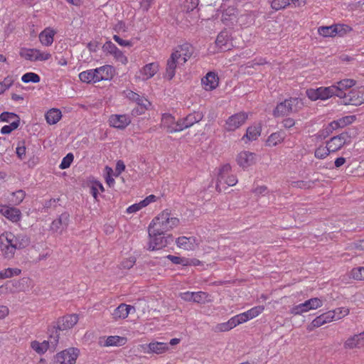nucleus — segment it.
Returning <instances> with one entry per match:
<instances>
[{
    "mask_svg": "<svg viewBox=\"0 0 364 364\" xmlns=\"http://www.w3.org/2000/svg\"><path fill=\"white\" fill-rule=\"evenodd\" d=\"M262 125L260 123H255L247 127L246 134L242 136V140L245 144L255 141L261 135Z\"/></svg>",
    "mask_w": 364,
    "mask_h": 364,
    "instance_id": "27",
    "label": "nucleus"
},
{
    "mask_svg": "<svg viewBox=\"0 0 364 364\" xmlns=\"http://www.w3.org/2000/svg\"><path fill=\"white\" fill-rule=\"evenodd\" d=\"M135 308L125 304H120L113 313V318H127L129 314L135 313Z\"/></svg>",
    "mask_w": 364,
    "mask_h": 364,
    "instance_id": "33",
    "label": "nucleus"
},
{
    "mask_svg": "<svg viewBox=\"0 0 364 364\" xmlns=\"http://www.w3.org/2000/svg\"><path fill=\"white\" fill-rule=\"evenodd\" d=\"M16 153L19 159H23L26 156V146L23 143H18L16 149Z\"/></svg>",
    "mask_w": 364,
    "mask_h": 364,
    "instance_id": "60",
    "label": "nucleus"
},
{
    "mask_svg": "<svg viewBox=\"0 0 364 364\" xmlns=\"http://www.w3.org/2000/svg\"><path fill=\"white\" fill-rule=\"evenodd\" d=\"M249 113L242 111L230 116L225 122L224 129L227 132H234L242 127L247 120Z\"/></svg>",
    "mask_w": 364,
    "mask_h": 364,
    "instance_id": "9",
    "label": "nucleus"
},
{
    "mask_svg": "<svg viewBox=\"0 0 364 364\" xmlns=\"http://www.w3.org/2000/svg\"><path fill=\"white\" fill-rule=\"evenodd\" d=\"M80 355L77 348H68L53 356L52 364H75Z\"/></svg>",
    "mask_w": 364,
    "mask_h": 364,
    "instance_id": "7",
    "label": "nucleus"
},
{
    "mask_svg": "<svg viewBox=\"0 0 364 364\" xmlns=\"http://www.w3.org/2000/svg\"><path fill=\"white\" fill-rule=\"evenodd\" d=\"M350 276L356 280H364V267L353 268L350 272Z\"/></svg>",
    "mask_w": 364,
    "mask_h": 364,
    "instance_id": "55",
    "label": "nucleus"
},
{
    "mask_svg": "<svg viewBox=\"0 0 364 364\" xmlns=\"http://www.w3.org/2000/svg\"><path fill=\"white\" fill-rule=\"evenodd\" d=\"M355 117L353 115H348L341 117L337 120H334L328 124L327 129L329 132L337 129L338 128L344 127L348 124H350L354 122Z\"/></svg>",
    "mask_w": 364,
    "mask_h": 364,
    "instance_id": "32",
    "label": "nucleus"
},
{
    "mask_svg": "<svg viewBox=\"0 0 364 364\" xmlns=\"http://www.w3.org/2000/svg\"><path fill=\"white\" fill-rule=\"evenodd\" d=\"M350 136L347 133H342L332 137L328 142V149L331 152H336L349 142Z\"/></svg>",
    "mask_w": 364,
    "mask_h": 364,
    "instance_id": "18",
    "label": "nucleus"
},
{
    "mask_svg": "<svg viewBox=\"0 0 364 364\" xmlns=\"http://www.w3.org/2000/svg\"><path fill=\"white\" fill-rule=\"evenodd\" d=\"M0 214L12 223H18L21 219V212L19 209L0 204Z\"/></svg>",
    "mask_w": 364,
    "mask_h": 364,
    "instance_id": "19",
    "label": "nucleus"
},
{
    "mask_svg": "<svg viewBox=\"0 0 364 364\" xmlns=\"http://www.w3.org/2000/svg\"><path fill=\"white\" fill-rule=\"evenodd\" d=\"M136 102L139 106L140 109H137L136 113L140 114L144 113L145 110L149 109L151 106V102L147 99L141 97L140 96H139V99H137Z\"/></svg>",
    "mask_w": 364,
    "mask_h": 364,
    "instance_id": "45",
    "label": "nucleus"
},
{
    "mask_svg": "<svg viewBox=\"0 0 364 364\" xmlns=\"http://www.w3.org/2000/svg\"><path fill=\"white\" fill-rule=\"evenodd\" d=\"M108 122L111 127L124 129L131 123V118L127 114H112Z\"/></svg>",
    "mask_w": 364,
    "mask_h": 364,
    "instance_id": "20",
    "label": "nucleus"
},
{
    "mask_svg": "<svg viewBox=\"0 0 364 364\" xmlns=\"http://www.w3.org/2000/svg\"><path fill=\"white\" fill-rule=\"evenodd\" d=\"M161 127L166 129L169 133L180 132L178 120L176 122L174 117L168 113H165L162 115Z\"/></svg>",
    "mask_w": 364,
    "mask_h": 364,
    "instance_id": "23",
    "label": "nucleus"
},
{
    "mask_svg": "<svg viewBox=\"0 0 364 364\" xmlns=\"http://www.w3.org/2000/svg\"><path fill=\"white\" fill-rule=\"evenodd\" d=\"M70 215L68 213H63L58 218L54 220L50 225L53 231L58 232L67 228L69 223Z\"/></svg>",
    "mask_w": 364,
    "mask_h": 364,
    "instance_id": "34",
    "label": "nucleus"
},
{
    "mask_svg": "<svg viewBox=\"0 0 364 364\" xmlns=\"http://www.w3.org/2000/svg\"><path fill=\"white\" fill-rule=\"evenodd\" d=\"M342 102L344 105L358 106L364 103V87L352 90L343 96Z\"/></svg>",
    "mask_w": 364,
    "mask_h": 364,
    "instance_id": "14",
    "label": "nucleus"
},
{
    "mask_svg": "<svg viewBox=\"0 0 364 364\" xmlns=\"http://www.w3.org/2000/svg\"><path fill=\"white\" fill-rule=\"evenodd\" d=\"M349 309L346 307H338L326 313V318H343L348 316Z\"/></svg>",
    "mask_w": 364,
    "mask_h": 364,
    "instance_id": "41",
    "label": "nucleus"
},
{
    "mask_svg": "<svg viewBox=\"0 0 364 364\" xmlns=\"http://www.w3.org/2000/svg\"><path fill=\"white\" fill-rule=\"evenodd\" d=\"M263 310L264 308L261 306H255L242 314L232 316L231 318H239V317H241V318H254L258 316Z\"/></svg>",
    "mask_w": 364,
    "mask_h": 364,
    "instance_id": "39",
    "label": "nucleus"
},
{
    "mask_svg": "<svg viewBox=\"0 0 364 364\" xmlns=\"http://www.w3.org/2000/svg\"><path fill=\"white\" fill-rule=\"evenodd\" d=\"M232 167L229 164L223 165L218 171L217 181L215 184L216 190L218 192L226 190L228 186H233L237 184L236 176L231 174Z\"/></svg>",
    "mask_w": 364,
    "mask_h": 364,
    "instance_id": "5",
    "label": "nucleus"
},
{
    "mask_svg": "<svg viewBox=\"0 0 364 364\" xmlns=\"http://www.w3.org/2000/svg\"><path fill=\"white\" fill-rule=\"evenodd\" d=\"M331 151L328 149V144L326 146H320L315 151V156L317 159H325Z\"/></svg>",
    "mask_w": 364,
    "mask_h": 364,
    "instance_id": "50",
    "label": "nucleus"
},
{
    "mask_svg": "<svg viewBox=\"0 0 364 364\" xmlns=\"http://www.w3.org/2000/svg\"><path fill=\"white\" fill-rule=\"evenodd\" d=\"M14 78L12 76L6 77L2 82H0V95L4 94L14 84Z\"/></svg>",
    "mask_w": 364,
    "mask_h": 364,
    "instance_id": "48",
    "label": "nucleus"
},
{
    "mask_svg": "<svg viewBox=\"0 0 364 364\" xmlns=\"http://www.w3.org/2000/svg\"><path fill=\"white\" fill-rule=\"evenodd\" d=\"M247 320H228L226 322H223L213 327V330L215 332H225L231 330L237 325L242 323Z\"/></svg>",
    "mask_w": 364,
    "mask_h": 364,
    "instance_id": "36",
    "label": "nucleus"
},
{
    "mask_svg": "<svg viewBox=\"0 0 364 364\" xmlns=\"http://www.w3.org/2000/svg\"><path fill=\"white\" fill-rule=\"evenodd\" d=\"M21 273L18 268H7L0 271V279L11 278L14 276H18Z\"/></svg>",
    "mask_w": 364,
    "mask_h": 364,
    "instance_id": "43",
    "label": "nucleus"
},
{
    "mask_svg": "<svg viewBox=\"0 0 364 364\" xmlns=\"http://www.w3.org/2000/svg\"><path fill=\"white\" fill-rule=\"evenodd\" d=\"M159 70L158 63H150L143 66L136 75V78L141 81H146L154 77Z\"/></svg>",
    "mask_w": 364,
    "mask_h": 364,
    "instance_id": "16",
    "label": "nucleus"
},
{
    "mask_svg": "<svg viewBox=\"0 0 364 364\" xmlns=\"http://www.w3.org/2000/svg\"><path fill=\"white\" fill-rule=\"evenodd\" d=\"M102 49L104 52H106L112 55L116 60L119 61L122 65L127 64V57L112 42L109 41H107L103 45Z\"/></svg>",
    "mask_w": 364,
    "mask_h": 364,
    "instance_id": "17",
    "label": "nucleus"
},
{
    "mask_svg": "<svg viewBox=\"0 0 364 364\" xmlns=\"http://www.w3.org/2000/svg\"><path fill=\"white\" fill-rule=\"evenodd\" d=\"M125 169V165L124 162L121 160L118 161L116 164V168H115V176H118L120 175Z\"/></svg>",
    "mask_w": 364,
    "mask_h": 364,
    "instance_id": "64",
    "label": "nucleus"
},
{
    "mask_svg": "<svg viewBox=\"0 0 364 364\" xmlns=\"http://www.w3.org/2000/svg\"><path fill=\"white\" fill-rule=\"evenodd\" d=\"M19 55L24 60L31 62H45L51 58V53L48 51L25 47L21 48Z\"/></svg>",
    "mask_w": 364,
    "mask_h": 364,
    "instance_id": "6",
    "label": "nucleus"
},
{
    "mask_svg": "<svg viewBox=\"0 0 364 364\" xmlns=\"http://www.w3.org/2000/svg\"><path fill=\"white\" fill-rule=\"evenodd\" d=\"M104 191L102 184L99 181L95 182L91 187V194L95 199H97L99 192H103Z\"/></svg>",
    "mask_w": 364,
    "mask_h": 364,
    "instance_id": "57",
    "label": "nucleus"
},
{
    "mask_svg": "<svg viewBox=\"0 0 364 364\" xmlns=\"http://www.w3.org/2000/svg\"><path fill=\"white\" fill-rule=\"evenodd\" d=\"M336 36H343L351 31L352 28L346 24H334Z\"/></svg>",
    "mask_w": 364,
    "mask_h": 364,
    "instance_id": "52",
    "label": "nucleus"
},
{
    "mask_svg": "<svg viewBox=\"0 0 364 364\" xmlns=\"http://www.w3.org/2000/svg\"><path fill=\"white\" fill-rule=\"evenodd\" d=\"M193 53V47L191 44L185 43L182 45L178 46L173 53L171 56L176 60L179 65H183L191 57Z\"/></svg>",
    "mask_w": 364,
    "mask_h": 364,
    "instance_id": "12",
    "label": "nucleus"
},
{
    "mask_svg": "<svg viewBox=\"0 0 364 364\" xmlns=\"http://www.w3.org/2000/svg\"><path fill=\"white\" fill-rule=\"evenodd\" d=\"M28 237L23 234L15 235L11 232H4L0 235V250L5 258H11L17 249L26 247Z\"/></svg>",
    "mask_w": 364,
    "mask_h": 364,
    "instance_id": "1",
    "label": "nucleus"
},
{
    "mask_svg": "<svg viewBox=\"0 0 364 364\" xmlns=\"http://www.w3.org/2000/svg\"><path fill=\"white\" fill-rule=\"evenodd\" d=\"M318 33L323 37H334L336 36L335 26H321L318 28Z\"/></svg>",
    "mask_w": 364,
    "mask_h": 364,
    "instance_id": "44",
    "label": "nucleus"
},
{
    "mask_svg": "<svg viewBox=\"0 0 364 364\" xmlns=\"http://www.w3.org/2000/svg\"><path fill=\"white\" fill-rule=\"evenodd\" d=\"M291 0H273L271 2V6L273 9L278 11L286 8L290 5Z\"/></svg>",
    "mask_w": 364,
    "mask_h": 364,
    "instance_id": "53",
    "label": "nucleus"
},
{
    "mask_svg": "<svg viewBox=\"0 0 364 364\" xmlns=\"http://www.w3.org/2000/svg\"><path fill=\"white\" fill-rule=\"evenodd\" d=\"M336 89L334 87H319L317 88H309L306 90V96L312 101L318 100H326L335 96Z\"/></svg>",
    "mask_w": 364,
    "mask_h": 364,
    "instance_id": "8",
    "label": "nucleus"
},
{
    "mask_svg": "<svg viewBox=\"0 0 364 364\" xmlns=\"http://www.w3.org/2000/svg\"><path fill=\"white\" fill-rule=\"evenodd\" d=\"M356 84V81L353 79H343L341 80L336 83L332 85V87H334L336 90L335 91V96H337L343 100V96L346 95L344 93V90L349 89Z\"/></svg>",
    "mask_w": 364,
    "mask_h": 364,
    "instance_id": "25",
    "label": "nucleus"
},
{
    "mask_svg": "<svg viewBox=\"0 0 364 364\" xmlns=\"http://www.w3.org/2000/svg\"><path fill=\"white\" fill-rule=\"evenodd\" d=\"M285 137V134L282 132H277L272 133L266 141V146H275L281 144Z\"/></svg>",
    "mask_w": 364,
    "mask_h": 364,
    "instance_id": "40",
    "label": "nucleus"
},
{
    "mask_svg": "<svg viewBox=\"0 0 364 364\" xmlns=\"http://www.w3.org/2000/svg\"><path fill=\"white\" fill-rule=\"evenodd\" d=\"M323 305V301L319 298L310 299L302 304H299L291 309L294 315H301L310 310L316 309Z\"/></svg>",
    "mask_w": 364,
    "mask_h": 364,
    "instance_id": "13",
    "label": "nucleus"
},
{
    "mask_svg": "<svg viewBox=\"0 0 364 364\" xmlns=\"http://www.w3.org/2000/svg\"><path fill=\"white\" fill-rule=\"evenodd\" d=\"M257 161V156L249 151H242L236 156L237 164L243 170L247 169Z\"/></svg>",
    "mask_w": 364,
    "mask_h": 364,
    "instance_id": "15",
    "label": "nucleus"
},
{
    "mask_svg": "<svg viewBox=\"0 0 364 364\" xmlns=\"http://www.w3.org/2000/svg\"><path fill=\"white\" fill-rule=\"evenodd\" d=\"M203 117V114L200 112H194L189 114L186 117L178 120L180 132L187 129L194 124L199 122Z\"/></svg>",
    "mask_w": 364,
    "mask_h": 364,
    "instance_id": "21",
    "label": "nucleus"
},
{
    "mask_svg": "<svg viewBox=\"0 0 364 364\" xmlns=\"http://www.w3.org/2000/svg\"><path fill=\"white\" fill-rule=\"evenodd\" d=\"M115 74L113 66L105 65L94 69H89L79 73V79L84 83H97L103 80H110Z\"/></svg>",
    "mask_w": 364,
    "mask_h": 364,
    "instance_id": "2",
    "label": "nucleus"
},
{
    "mask_svg": "<svg viewBox=\"0 0 364 364\" xmlns=\"http://www.w3.org/2000/svg\"><path fill=\"white\" fill-rule=\"evenodd\" d=\"M199 4V0H186L185 7L187 11H191L195 9Z\"/></svg>",
    "mask_w": 364,
    "mask_h": 364,
    "instance_id": "61",
    "label": "nucleus"
},
{
    "mask_svg": "<svg viewBox=\"0 0 364 364\" xmlns=\"http://www.w3.org/2000/svg\"><path fill=\"white\" fill-rule=\"evenodd\" d=\"M144 353L161 354L168 350V344L164 342H151L148 345L141 346Z\"/></svg>",
    "mask_w": 364,
    "mask_h": 364,
    "instance_id": "22",
    "label": "nucleus"
},
{
    "mask_svg": "<svg viewBox=\"0 0 364 364\" xmlns=\"http://www.w3.org/2000/svg\"><path fill=\"white\" fill-rule=\"evenodd\" d=\"M157 199L158 198L155 195H149L139 203L129 205L127 208L126 213L128 214L135 213L141 210L142 208L148 206L149 204L156 202Z\"/></svg>",
    "mask_w": 364,
    "mask_h": 364,
    "instance_id": "28",
    "label": "nucleus"
},
{
    "mask_svg": "<svg viewBox=\"0 0 364 364\" xmlns=\"http://www.w3.org/2000/svg\"><path fill=\"white\" fill-rule=\"evenodd\" d=\"M181 299L186 301H193V291H185L179 294Z\"/></svg>",
    "mask_w": 364,
    "mask_h": 364,
    "instance_id": "63",
    "label": "nucleus"
},
{
    "mask_svg": "<svg viewBox=\"0 0 364 364\" xmlns=\"http://www.w3.org/2000/svg\"><path fill=\"white\" fill-rule=\"evenodd\" d=\"M74 159V156L72 153L68 154L61 161V163L59 166L60 168L65 169L70 166L73 161Z\"/></svg>",
    "mask_w": 364,
    "mask_h": 364,
    "instance_id": "56",
    "label": "nucleus"
},
{
    "mask_svg": "<svg viewBox=\"0 0 364 364\" xmlns=\"http://www.w3.org/2000/svg\"><path fill=\"white\" fill-rule=\"evenodd\" d=\"M237 9L234 6H229L225 9L222 15V21L225 23L234 20L237 16Z\"/></svg>",
    "mask_w": 364,
    "mask_h": 364,
    "instance_id": "42",
    "label": "nucleus"
},
{
    "mask_svg": "<svg viewBox=\"0 0 364 364\" xmlns=\"http://www.w3.org/2000/svg\"><path fill=\"white\" fill-rule=\"evenodd\" d=\"M203 88L207 91L215 90L218 86L219 78L214 72H209L201 80Z\"/></svg>",
    "mask_w": 364,
    "mask_h": 364,
    "instance_id": "30",
    "label": "nucleus"
},
{
    "mask_svg": "<svg viewBox=\"0 0 364 364\" xmlns=\"http://www.w3.org/2000/svg\"><path fill=\"white\" fill-rule=\"evenodd\" d=\"M62 116L61 111L57 108L50 109L45 114L46 122L50 125L57 124L61 119Z\"/></svg>",
    "mask_w": 364,
    "mask_h": 364,
    "instance_id": "37",
    "label": "nucleus"
},
{
    "mask_svg": "<svg viewBox=\"0 0 364 364\" xmlns=\"http://www.w3.org/2000/svg\"><path fill=\"white\" fill-rule=\"evenodd\" d=\"M21 80L24 83H29V82H33V83H38L40 82L41 78L40 76L35 73H26L21 77Z\"/></svg>",
    "mask_w": 364,
    "mask_h": 364,
    "instance_id": "46",
    "label": "nucleus"
},
{
    "mask_svg": "<svg viewBox=\"0 0 364 364\" xmlns=\"http://www.w3.org/2000/svg\"><path fill=\"white\" fill-rule=\"evenodd\" d=\"M57 31L52 27H46L38 35L41 44L45 47L52 46Z\"/></svg>",
    "mask_w": 364,
    "mask_h": 364,
    "instance_id": "24",
    "label": "nucleus"
},
{
    "mask_svg": "<svg viewBox=\"0 0 364 364\" xmlns=\"http://www.w3.org/2000/svg\"><path fill=\"white\" fill-rule=\"evenodd\" d=\"M106 170H107V175L105 176V181H106V183L108 184V186L109 187H112L114 186V184L115 183L114 179L112 176L113 171L111 168H109V167H106Z\"/></svg>",
    "mask_w": 364,
    "mask_h": 364,
    "instance_id": "59",
    "label": "nucleus"
},
{
    "mask_svg": "<svg viewBox=\"0 0 364 364\" xmlns=\"http://www.w3.org/2000/svg\"><path fill=\"white\" fill-rule=\"evenodd\" d=\"M20 120H14L9 124L4 125L1 129V134H9L19 126Z\"/></svg>",
    "mask_w": 364,
    "mask_h": 364,
    "instance_id": "49",
    "label": "nucleus"
},
{
    "mask_svg": "<svg viewBox=\"0 0 364 364\" xmlns=\"http://www.w3.org/2000/svg\"><path fill=\"white\" fill-rule=\"evenodd\" d=\"M346 348H362L364 346V331L349 338L344 344Z\"/></svg>",
    "mask_w": 364,
    "mask_h": 364,
    "instance_id": "35",
    "label": "nucleus"
},
{
    "mask_svg": "<svg viewBox=\"0 0 364 364\" xmlns=\"http://www.w3.org/2000/svg\"><path fill=\"white\" fill-rule=\"evenodd\" d=\"M25 196L26 193L23 190H18L16 192L12 193L10 201L14 205H19L23 200Z\"/></svg>",
    "mask_w": 364,
    "mask_h": 364,
    "instance_id": "47",
    "label": "nucleus"
},
{
    "mask_svg": "<svg viewBox=\"0 0 364 364\" xmlns=\"http://www.w3.org/2000/svg\"><path fill=\"white\" fill-rule=\"evenodd\" d=\"M77 320H66V323H63L62 325L60 324H58V328L60 330V331H63V330H65L67 328H70L71 327H73L74 325L76 324V322Z\"/></svg>",
    "mask_w": 364,
    "mask_h": 364,
    "instance_id": "62",
    "label": "nucleus"
},
{
    "mask_svg": "<svg viewBox=\"0 0 364 364\" xmlns=\"http://www.w3.org/2000/svg\"><path fill=\"white\" fill-rule=\"evenodd\" d=\"M179 223L180 220L178 218L168 210H164L152 219L149 226L154 229L152 232L165 234L178 227Z\"/></svg>",
    "mask_w": 364,
    "mask_h": 364,
    "instance_id": "3",
    "label": "nucleus"
},
{
    "mask_svg": "<svg viewBox=\"0 0 364 364\" xmlns=\"http://www.w3.org/2000/svg\"><path fill=\"white\" fill-rule=\"evenodd\" d=\"M154 229L148 227V232L149 240L148 243V248L150 250H157L166 247L168 244L167 237L163 232H156L153 231Z\"/></svg>",
    "mask_w": 364,
    "mask_h": 364,
    "instance_id": "11",
    "label": "nucleus"
},
{
    "mask_svg": "<svg viewBox=\"0 0 364 364\" xmlns=\"http://www.w3.org/2000/svg\"><path fill=\"white\" fill-rule=\"evenodd\" d=\"M127 342L126 337L119 336H110L107 338H101L99 344L102 347L122 346Z\"/></svg>",
    "mask_w": 364,
    "mask_h": 364,
    "instance_id": "26",
    "label": "nucleus"
},
{
    "mask_svg": "<svg viewBox=\"0 0 364 364\" xmlns=\"http://www.w3.org/2000/svg\"><path fill=\"white\" fill-rule=\"evenodd\" d=\"M14 120H19V117L13 112H4L0 114L1 122L11 123Z\"/></svg>",
    "mask_w": 364,
    "mask_h": 364,
    "instance_id": "54",
    "label": "nucleus"
},
{
    "mask_svg": "<svg viewBox=\"0 0 364 364\" xmlns=\"http://www.w3.org/2000/svg\"><path fill=\"white\" fill-rule=\"evenodd\" d=\"M210 301L209 296L204 291L193 292V302L196 303H205Z\"/></svg>",
    "mask_w": 364,
    "mask_h": 364,
    "instance_id": "51",
    "label": "nucleus"
},
{
    "mask_svg": "<svg viewBox=\"0 0 364 364\" xmlns=\"http://www.w3.org/2000/svg\"><path fill=\"white\" fill-rule=\"evenodd\" d=\"M180 65L171 55L170 58L167 60L164 77L169 80H171L175 76L176 68Z\"/></svg>",
    "mask_w": 364,
    "mask_h": 364,
    "instance_id": "38",
    "label": "nucleus"
},
{
    "mask_svg": "<svg viewBox=\"0 0 364 364\" xmlns=\"http://www.w3.org/2000/svg\"><path fill=\"white\" fill-rule=\"evenodd\" d=\"M215 44L220 50H230L232 43L229 32L228 31H221L217 36Z\"/></svg>",
    "mask_w": 364,
    "mask_h": 364,
    "instance_id": "29",
    "label": "nucleus"
},
{
    "mask_svg": "<svg viewBox=\"0 0 364 364\" xmlns=\"http://www.w3.org/2000/svg\"><path fill=\"white\" fill-rule=\"evenodd\" d=\"M304 106V101L299 97H290L280 102L274 110L275 117H283L298 112Z\"/></svg>",
    "mask_w": 364,
    "mask_h": 364,
    "instance_id": "4",
    "label": "nucleus"
},
{
    "mask_svg": "<svg viewBox=\"0 0 364 364\" xmlns=\"http://www.w3.org/2000/svg\"><path fill=\"white\" fill-rule=\"evenodd\" d=\"M59 336L56 335L51 336L50 341H43L39 342L38 341H33L31 342V348L38 355H43L48 350L53 352L55 350L58 343Z\"/></svg>",
    "mask_w": 364,
    "mask_h": 364,
    "instance_id": "10",
    "label": "nucleus"
},
{
    "mask_svg": "<svg viewBox=\"0 0 364 364\" xmlns=\"http://www.w3.org/2000/svg\"><path fill=\"white\" fill-rule=\"evenodd\" d=\"M176 245L185 250H193L198 246V242L194 237L181 236L176 240Z\"/></svg>",
    "mask_w": 364,
    "mask_h": 364,
    "instance_id": "31",
    "label": "nucleus"
},
{
    "mask_svg": "<svg viewBox=\"0 0 364 364\" xmlns=\"http://www.w3.org/2000/svg\"><path fill=\"white\" fill-rule=\"evenodd\" d=\"M166 257L168 260H170L173 264H181L183 266H186V264H187V258H186V257H181L174 256V255H168Z\"/></svg>",
    "mask_w": 364,
    "mask_h": 364,
    "instance_id": "58",
    "label": "nucleus"
}]
</instances>
